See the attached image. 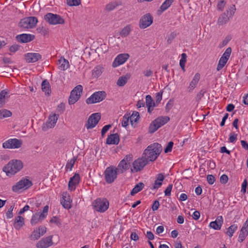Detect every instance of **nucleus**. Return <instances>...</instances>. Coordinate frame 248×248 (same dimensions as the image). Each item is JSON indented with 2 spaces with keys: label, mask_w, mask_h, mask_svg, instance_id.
I'll use <instances>...</instances> for the list:
<instances>
[{
  "label": "nucleus",
  "mask_w": 248,
  "mask_h": 248,
  "mask_svg": "<svg viewBox=\"0 0 248 248\" xmlns=\"http://www.w3.org/2000/svg\"><path fill=\"white\" fill-rule=\"evenodd\" d=\"M248 235V231L247 230H241L238 236V241L241 243L245 239Z\"/></svg>",
  "instance_id": "nucleus-40"
},
{
  "label": "nucleus",
  "mask_w": 248,
  "mask_h": 248,
  "mask_svg": "<svg viewBox=\"0 0 248 248\" xmlns=\"http://www.w3.org/2000/svg\"><path fill=\"white\" fill-rule=\"evenodd\" d=\"M139 118L140 114L138 112L136 111H133L131 116L129 115V119L132 125L133 124V122H137Z\"/></svg>",
  "instance_id": "nucleus-38"
},
{
  "label": "nucleus",
  "mask_w": 248,
  "mask_h": 248,
  "mask_svg": "<svg viewBox=\"0 0 248 248\" xmlns=\"http://www.w3.org/2000/svg\"><path fill=\"white\" fill-rule=\"evenodd\" d=\"M42 91L45 92L46 94L49 95L51 93L50 89V84L46 79L43 81L41 84Z\"/></svg>",
  "instance_id": "nucleus-32"
},
{
  "label": "nucleus",
  "mask_w": 248,
  "mask_h": 248,
  "mask_svg": "<svg viewBox=\"0 0 248 248\" xmlns=\"http://www.w3.org/2000/svg\"><path fill=\"white\" fill-rule=\"evenodd\" d=\"M23 167L22 162L20 160L12 159L2 169L7 176L13 175L19 171Z\"/></svg>",
  "instance_id": "nucleus-2"
},
{
  "label": "nucleus",
  "mask_w": 248,
  "mask_h": 248,
  "mask_svg": "<svg viewBox=\"0 0 248 248\" xmlns=\"http://www.w3.org/2000/svg\"><path fill=\"white\" fill-rule=\"evenodd\" d=\"M67 4L70 6H78L81 3L80 0H66Z\"/></svg>",
  "instance_id": "nucleus-47"
},
{
  "label": "nucleus",
  "mask_w": 248,
  "mask_h": 248,
  "mask_svg": "<svg viewBox=\"0 0 248 248\" xmlns=\"http://www.w3.org/2000/svg\"><path fill=\"white\" fill-rule=\"evenodd\" d=\"M146 237L149 241L153 240L154 239V235L151 231H148L146 233Z\"/></svg>",
  "instance_id": "nucleus-64"
},
{
  "label": "nucleus",
  "mask_w": 248,
  "mask_h": 248,
  "mask_svg": "<svg viewBox=\"0 0 248 248\" xmlns=\"http://www.w3.org/2000/svg\"><path fill=\"white\" fill-rule=\"evenodd\" d=\"M65 109V105L62 103L58 106L57 110L61 113H62Z\"/></svg>",
  "instance_id": "nucleus-63"
},
{
  "label": "nucleus",
  "mask_w": 248,
  "mask_h": 248,
  "mask_svg": "<svg viewBox=\"0 0 248 248\" xmlns=\"http://www.w3.org/2000/svg\"><path fill=\"white\" fill-rule=\"evenodd\" d=\"M187 55L186 53H182L180 60V66L184 72L185 71V64L186 62Z\"/></svg>",
  "instance_id": "nucleus-41"
},
{
  "label": "nucleus",
  "mask_w": 248,
  "mask_h": 248,
  "mask_svg": "<svg viewBox=\"0 0 248 248\" xmlns=\"http://www.w3.org/2000/svg\"><path fill=\"white\" fill-rule=\"evenodd\" d=\"M146 104L147 107H155L156 106L155 103L153 101L152 97L150 95L146 96Z\"/></svg>",
  "instance_id": "nucleus-43"
},
{
  "label": "nucleus",
  "mask_w": 248,
  "mask_h": 248,
  "mask_svg": "<svg viewBox=\"0 0 248 248\" xmlns=\"http://www.w3.org/2000/svg\"><path fill=\"white\" fill-rule=\"evenodd\" d=\"M111 127V124H108L105 125L102 129L101 130V136L102 137H104L105 133L109 130V129Z\"/></svg>",
  "instance_id": "nucleus-56"
},
{
  "label": "nucleus",
  "mask_w": 248,
  "mask_h": 248,
  "mask_svg": "<svg viewBox=\"0 0 248 248\" xmlns=\"http://www.w3.org/2000/svg\"><path fill=\"white\" fill-rule=\"evenodd\" d=\"M159 205H160V204H159V202L157 200L155 201L154 202L153 204L152 207L153 211H156L158 209Z\"/></svg>",
  "instance_id": "nucleus-62"
},
{
  "label": "nucleus",
  "mask_w": 248,
  "mask_h": 248,
  "mask_svg": "<svg viewBox=\"0 0 248 248\" xmlns=\"http://www.w3.org/2000/svg\"><path fill=\"white\" fill-rule=\"evenodd\" d=\"M92 205L94 210L103 213L108 209L109 202L106 198H97L93 202Z\"/></svg>",
  "instance_id": "nucleus-4"
},
{
  "label": "nucleus",
  "mask_w": 248,
  "mask_h": 248,
  "mask_svg": "<svg viewBox=\"0 0 248 248\" xmlns=\"http://www.w3.org/2000/svg\"><path fill=\"white\" fill-rule=\"evenodd\" d=\"M76 160L77 157H74L73 158L69 160L66 165V168L67 170L69 169L70 170H71Z\"/></svg>",
  "instance_id": "nucleus-45"
},
{
  "label": "nucleus",
  "mask_w": 248,
  "mask_h": 248,
  "mask_svg": "<svg viewBox=\"0 0 248 248\" xmlns=\"http://www.w3.org/2000/svg\"><path fill=\"white\" fill-rule=\"evenodd\" d=\"M173 145V142L172 141H170L165 149H164V152L165 153H168L171 151L172 147Z\"/></svg>",
  "instance_id": "nucleus-54"
},
{
  "label": "nucleus",
  "mask_w": 248,
  "mask_h": 248,
  "mask_svg": "<svg viewBox=\"0 0 248 248\" xmlns=\"http://www.w3.org/2000/svg\"><path fill=\"white\" fill-rule=\"evenodd\" d=\"M80 181V176L78 173H75L74 175L71 177L68 183V188L71 191L74 190L76 186Z\"/></svg>",
  "instance_id": "nucleus-22"
},
{
  "label": "nucleus",
  "mask_w": 248,
  "mask_h": 248,
  "mask_svg": "<svg viewBox=\"0 0 248 248\" xmlns=\"http://www.w3.org/2000/svg\"><path fill=\"white\" fill-rule=\"evenodd\" d=\"M48 209L49 206L46 205L44 207L43 210L40 214L37 213L34 214L32 216L31 220V224L32 225H34L37 223L44 220L47 215Z\"/></svg>",
  "instance_id": "nucleus-11"
},
{
  "label": "nucleus",
  "mask_w": 248,
  "mask_h": 248,
  "mask_svg": "<svg viewBox=\"0 0 248 248\" xmlns=\"http://www.w3.org/2000/svg\"><path fill=\"white\" fill-rule=\"evenodd\" d=\"M132 160V155H126L124 158L122 160H124V162H125L126 163H128V164L129 165V164L130 162Z\"/></svg>",
  "instance_id": "nucleus-61"
},
{
  "label": "nucleus",
  "mask_w": 248,
  "mask_h": 248,
  "mask_svg": "<svg viewBox=\"0 0 248 248\" xmlns=\"http://www.w3.org/2000/svg\"><path fill=\"white\" fill-rule=\"evenodd\" d=\"M170 121L168 116H160L154 120L150 124L149 132L153 133L159 128L167 123Z\"/></svg>",
  "instance_id": "nucleus-3"
},
{
  "label": "nucleus",
  "mask_w": 248,
  "mask_h": 248,
  "mask_svg": "<svg viewBox=\"0 0 248 248\" xmlns=\"http://www.w3.org/2000/svg\"><path fill=\"white\" fill-rule=\"evenodd\" d=\"M45 20L51 25L62 24L64 20L60 16L52 13H47L44 16Z\"/></svg>",
  "instance_id": "nucleus-10"
},
{
  "label": "nucleus",
  "mask_w": 248,
  "mask_h": 248,
  "mask_svg": "<svg viewBox=\"0 0 248 248\" xmlns=\"http://www.w3.org/2000/svg\"><path fill=\"white\" fill-rule=\"evenodd\" d=\"M119 173L113 166L107 167L104 171V177L108 184H111L117 178Z\"/></svg>",
  "instance_id": "nucleus-5"
},
{
  "label": "nucleus",
  "mask_w": 248,
  "mask_h": 248,
  "mask_svg": "<svg viewBox=\"0 0 248 248\" xmlns=\"http://www.w3.org/2000/svg\"><path fill=\"white\" fill-rule=\"evenodd\" d=\"M52 238V236H49L45 238H43L42 239H41L37 243L36 247L37 248H48L53 244Z\"/></svg>",
  "instance_id": "nucleus-20"
},
{
  "label": "nucleus",
  "mask_w": 248,
  "mask_h": 248,
  "mask_svg": "<svg viewBox=\"0 0 248 248\" xmlns=\"http://www.w3.org/2000/svg\"><path fill=\"white\" fill-rule=\"evenodd\" d=\"M144 185L143 183L140 182L137 184L135 187L132 189L130 192V194L132 196H134L137 193L140 191L144 187Z\"/></svg>",
  "instance_id": "nucleus-34"
},
{
  "label": "nucleus",
  "mask_w": 248,
  "mask_h": 248,
  "mask_svg": "<svg viewBox=\"0 0 248 248\" xmlns=\"http://www.w3.org/2000/svg\"><path fill=\"white\" fill-rule=\"evenodd\" d=\"M232 53V48L229 47H228L224 53L223 54L221 58H220L217 67V71H220L221 69L223 68V67L225 65L227 62H228L231 54Z\"/></svg>",
  "instance_id": "nucleus-13"
},
{
  "label": "nucleus",
  "mask_w": 248,
  "mask_h": 248,
  "mask_svg": "<svg viewBox=\"0 0 248 248\" xmlns=\"http://www.w3.org/2000/svg\"><path fill=\"white\" fill-rule=\"evenodd\" d=\"M174 0H165L160 7V10L162 12L170 6Z\"/></svg>",
  "instance_id": "nucleus-36"
},
{
  "label": "nucleus",
  "mask_w": 248,
  "mask_h": 248,
  "mask_svg": "<svg viewBox=\"0 0 248 248\" xmlns=\"http://www.w3.org/2000/svg\"><path fill=\"white\" fill-rule=\"evenodd\" d=\"M223 219L222 216H218L216 220L212 221L209 224V226L216 230H219L221 229L223 224Z\"/></svg>",
  "instance_id": "nucleus-25"
},
{
  "label": "nucleus",
  "mask_w": 248,
  "mask_h": 248,
  "mask_svg": "<svg viewBox=\"0 0 248 248\" xmlns=\"http://www.w3.org/2000/svg\"><path fill=\"white\" fill-rule=\"evenodd\" d=\"M164 179V176L162 173L157 174L156 179L155 181L154 188L157 189L160 187L162 184V181Z\"/></svg>",
  "instance_id": "nucleus-30"
},
{
  "label": "nucleus",
  "mask_w": 248,
  "mask_h": 248,
  "mask_svg": "<svg viewBox=\"0 0 248 248\" xmlns=\"http://www.w3.org/2000/svg\"><path fill=\"white\" fill-rule=\"evenodd\" d=\"M129 115L130 114H125L123 116L122 121V125L123 127H126L128 125L129 120Z\"/></svg>",
  "instance_id": "nucleus-46"
},
{
  "label": "nucleus",
  "mask_w": 248,
  "mask_h": 248,
  "mask_svg": "<svg viewBox=\"0 0 248 248\" xmlns=\"http://www.w3.org/2000/svg\"><path fill=\"white\" fill-rule=\"evenodd\" d=\"M83 87L81 85H78L73 89L68 99L70 105L75 104L79 99Z\"/></svg>",
  "instance_id": "nucleus-6"
},
{
  "label": "nucleus",
  "mask_w": 248,
  "mask_h": 248,
  "mask_svg": "<svg viewBox=\"0 0 248 248\" xmlns=\"http://www.w3.org/2000/svg\"><path fill=\"white\" fill-rule=\"evenodd\" d=\"M12 112L8 110L2 109L0 110V119L9 117L12 115Z\"/></svg>",
  "instance_id": "nucleus-39"
},
{
  "label": "nucleus",
  "mask_w": 248,
  "mask_h": 248,
  "mask_svg": "<svg viewBox=\"0 0 248 248\" xmlns=\"http://www.w3.org/2000/svg\"><path fill=\"white\" fill-rule=\"evenodd\" d=\"M24 224V218L20 216H18L15 218L14 226L16 229L19 230Z\"/></svg>",
  "instance_id": "nucleus-27"
},
{
  "label": "nucleus",
  "mask_w": 248,
  "mask_h": 248,
  "mask_svg": "<svg viewBox=\"0 0 248 248\" xmlns=\"http://www.w3.org/2000/svg\"><path fill=\"white\" fill-rule=\"evenodd\" d=\"M153 22V18L150 13H147L140 18L139 21V27L144 29L150 26Z\"/></svg>",
  "instance_id": "nucleus-15"
},
{
  "label": "nucleus",
  "mask_w": 248,
  "mask_h": 248,
  "mask_svg": "<svg viewBox=\"0 0 248 248\" xmlns=\"http://www.w3.org/2000/svg\"><path fill=\"white\" fill-rule=\"evenodd\" d=\"M46 231V227L44 226H40L38 228H36L32 232L30 236V239L31 240H38L41 236V235H44Z\"/></svg>",
  "instance_id": "nucleus-19"
},
{
  "label": "nucleus",
  "mask_w": 248,
  "mask_h": 248,
  "mask_svg": "<svg viewBox=\"0 0 248 248\" xmlns=\"http://www.w3.org/2000/svg\"><path fill=\"white\" fill-rule=\"evenodd\" d=\"M10 93L8 90H3L0 92V97L2 98V100H5V98L10 97Z\"/></svg>",
  "instance_id": "nucleus-48"
},
{
  "label": "nucleus",
  "mask_w": 248,
  "mask_h": 248,
  "mask_svg": "<svg viewBox=\"0 0 248 248\" xmlns=\"http://www.w3.org/2000/svg\"><path fill=\"white\" fill-rule=\"evenodd\" d=\"M148 163L146 158L142 156L141 157L139 158L134 161L133 163V168L131 169V172H137L141 170Z\"/></svg>",
  "instance_id": "nucleus-12"
},
{
  "label": "nucleus",
  "mask_w": 248,
  "mask_h": 248,
  "mask_svg": "<svg viewBox=\"0 0 248 248\" xmlns=\"http://www.w3.org/2000/svg\"><path fill=\"white\" fill-rule=\"evenodd\" d=\"M206 93V90L205 89L201 90L200 92L197 94L196 96V100L198 102H199L201 99L204 96V93Z\"/></svg>",
  "instance_id": "nucleus-52"
},
{
  "label": "nucleus",
  "mask_w": 248,
  "mask_h": 248,
  "mask_svg": "<svg viewBox=\"0 0 248 248\" xmlns=\"http://www.w3.org/2000/svg\"><path fill=\"white\" fill-rule=\"evenodd\" d=\"M228 181V177L226 174H223L220 177V182L221 184H225L227 183Z\"/></svg>",
  "instance_id": "nucleus-59"
},
{
  "label": "nucleus",
  "mask_w": 248,
  "mask_h": 248,
  "mask_svg": "<svg viewBox=\"0 0 248 248\" xmlns=\"http://www.w3.org/2000/svg\"><path fill=\"white\" fill-rule=\"evenodd\" d=\"M129 55L128 54H120L118 55L112 63L113 67L118 66L124 63L126 60L128 59Z\"/></svg>",
  "instance_id": "nucleus-21"
},
{
  "label": "nucleus",
  "mask_w": 248,
  "mask_h": 248,
  "mask_svg": "<svg viewBox=\"0 0 248 248\" xmlns=\"http://www.w3.org/2000/svg\"><path fill=\"white\" fill-rule=\"evenodd\" d=\"M237 134H235L233 132L231 133L229 139V141L232 143H233L234 142H235L237 139Z\"/></svg>",
  "instance_id": "nucleus-55"
},
{
  "label": "nucleus",
  "mask_w": 248,
  "mask_h": 248,
  "mask_svg": "<svg viewBox=\"0 0 248 248\" xmlns=\"http://www.w3.org/2000/svg\"><path fill=\"white\" fill-rule=\"evenodd\" d=\"M120 141V136L118 133L110 134L106 140V144L117 145Z\"/></svg>",
  "instance_id": "nucleus-24"
},
{
  "label": "nucleus",
  "mask_w": 248,
  "mask_h": 248,
  "mask_svg": "<svg viewBox=\"0 0 248 248\" xmlns=\"http://www.w3.org/2000/svg\"><path fill=\"white\" fill-rule=\"evenodd\" d=\"M100 119L101 114L100 113L92 114L88 118L87 124H86V128L89 129L94 127Z\"/></svg>",
  "instance_id": "nucleus-16"
},
{
  "label": "nucleus",
  "mask_w": 248,
  "mask_h": 248,
  "mask_svg": "<svg viewBox=\"0 0 248 248\" xmlns=\"http://www.w3.org/2000/svg\"><path fill=\"white\" fill-rule=\"evenodd\" d=\"M37 22V17L30 16L21 19L19 22V26L24 29H32L36 26Z\"/></svg>",
  "instance_id": "nucleus-7"
},
{
  "label": "nucleus",
  "mask_w": 248,
  "mask_h": 248,
  "mask_svg": "<svg viewBox=\"0 0 248 248\" xmlns=\"http://www.w3.org/2000/svg\"><path fill=\"white\" fill-rule=\"evenodd\" d=\"M172 188V185L170 184L165 190V195L166 196H170L171 194V191Z\"/></svg>",
  "instance_id": "nucleus-58"
},
{
  "label": "nucleus",
  "mask_w": 248,
  "mask_h": 248,
  "mask_svg": "<svg viewBox=\"0 0 248 248\" xmlns=\"http://www.w3.org/2000/svg\"><path fill=\"white\" fill-rule=\"evenodd\" d=\"M14 209V207L13 206H11L9 209H8V211L7 212L6 214V216L7 218H11L13 217V210Z\"/></svg>",
  "instance_id": "nucleus-57"
},
{
  "label": "nucleus",
  "mask_w": 248,
  "mask_h": 248,
  "mask_svg": "<svg viewBox=\"0 0 248 248\" xmlns=\"http://www.w3.org/2000/svg\"><path fill=\"white\" fill-rule=\"evenodd\" d=\"M130 77V75L128 74L125 76L120 77L117 81V85L121 87L124 86L127 83Z\"/></svg>",
  "instance_id": "nucleus-31"
},
{
  "label": "nucleus",
  "mask_w": 248,
  "mask_h": 248,
  "mask_svg": "<svg viewBox=\"0 0 248 248\" xmlns=\"http://www.w3.org/2000/svg\"><path fill=\"white\" fill-rule=\"evenodd\" d=\"M58 117L59 115L56 114L50 115L48 117V120L46 123L43 124L42 127V130L44 131H46L49 128L54 127L58 119Z\"/></svg>",
  "instance_id": "nucleus-14"
},
{
  "label": "nucleus",
  "mask_w": 248,
  "mask_h": 248,
  "mask_svg": "<svg viewBox=\"0 0 248 248\" xmlns=\"http://www.w3.org/2000/svg\"><path fill=\"white\" fill-rule=\"evenodd\" d=\"M22 141L17 139H9L4 142L2 145L4 148H19L22 145Z\"/></svg>",
  "instance_id": "nucleus-17"
},
{
  "label": "nucleus",
  "mask_w": 248,
  "mask_h": 248,
  "mask_svg": "<svg viewBox=\"0 0 248 248\" xmlns=\"http://www.w3.org/2000/svg\"><path fill=\"white\" fill-rule=\"evenodd\" d=\"M35 38V36L31 34L23 33L17 35L16 36L17 40L22 43H26L32 41Z\"/></svg>",
  "instance_id": "nucleus-23"
},
{
  "label": "nucleus",
  "mask_w": 248,
  "mask_h": 248,
  "mask_svg": "<svg viewBox=\"0 0 248 248\" xmlns=\"http://www.w3.org/2000/svg\"><path fill=\"white\" fill-rule=\"evenodd\" d=\"M50 223H54L56 225L60 226L61 225V220L57 217H53L50 220Z\"/></svg>",
  "instance_id": "nucleus-50"
},
{
  "label": "nucleus",
  "mask_w": 248,
  "mask_h": 248,
  "mask_svg": "<svg viewBox=\"0 0 248 248\" xmlns=\"http://www.w3.org/2000/svg\"><path fill=\"white\" fill-rule=\"evenodd\" d=\"M162 150V146L160 144L154 143L147 147L144 150L142 156L146 158L148 162L154 161L158 156Z\"/></svg>",
  "instance_id": "nucleus-1"
},
{
  "label": "nucleus",
  "mask_w": 248,
  "mask_h": 248,
  "mask_svg": "<svg viewBox=\"0 0 248 248\" xmlns=\"http://www.w3.org/2000/svg\"><path fill=\"white\" fill-rule=\"evenodd\" d=\"M106 97V93L104 91H98L94 93L88 98L86 102L87 104H92L103 101Z\"/></svg>",
  "instance_id": "nucleus-9"
},
{
  "label": "nucleus",
  "mask_w": 248,
  "mask_h": 248,
  "mask_svg": "<svg viewBox=\"0 0 248 248\" xmlns=\"http://www.w3.org/2000/svg\"><path fill=\"white\" fill-rule=\"evenodd\" d=\"M131 31L130 25H128L122 29L120 32V35L122 37H126L128 35Z\"/></svg>",
  "instance_id": "nucleus-42"
},
{
  "label": "nucleus",
  "mask_w": 248,
  "mask_h": 248,
  "mask_svg": "<svg viewBox=\"0 0 248 248\" xmlns=\"http://www.w3.org/2000/svg\"><path fill=\"white\" fill-rule=\"evenodd\" d=\"M237 229V226L236 224H233L230 226L226 232V234L228 235L230 237H232Z\"/></svg>",
  "instance_id": "nucleus-37"
},
{
  "label": "nucleus",
  "mask_w": 248,
  "mask_h": 248,
  "mask_svg": "<svg viewBox=\"0 0 248 248\" xmlns=\"http://www.w3.org/2000/svg\"><path fill=\"white\" fill-rule=\"evenodd\" d=\"M118 5L116 2H111L108 4L106 6V10L111 11L114 10Z\"/></svg>",
  "instance_id": "nucleus-49"
},
{
  "label": "nucleus",
  "mask_w": 248,
  "mask_h": 248,
  "mask_svg": "<svg viewBox=\"0 0 248 248\" xmlns=\"http://www.w3.org/2000/svg\"><path fill=\"white\" fill-rule=\"evenodd\" d=\"M207 181L210 185H212L215 181V177L212 175H208L207 176Z\"/></svg>",
  "instance_id": "nucleus-60"
},
{
  "label": "nucleus",
  "mask_w": 248,
  "mask_h": 248,
  "mask_svg": "<svg viewBox=\"0 0 248 248\" xmlns=\"http://www.w3.org/2000/svg\"><path fill=\"white\" fill-rule=\"evenodd\" d=\"M229 10H227L226 12L223 13L219 17L218 19V24L219 25H223L226 24L229 20Z\"/></svg>",
  "instance_id": "nucleus-29"
},
{
  "label": "nucleus",
  "mask_w": 248,
  "mask_h": 248,
  "mask_svg": "<svg viewBox=\"0 0 248 248\" xmlns=\"http://www.w3.org/2000/svg\"><path fill=\"white\" fill-rule=\"evenodd\" d=\"M162 92H160L156 93L155 95V104L157 106L162 100Z\"/></svg>",
  "instance_id": "nucleus-51"
},
{
  "label": "nucleus",
  "mask_w": 248,
  "mask_h": 248,
  "mask_svg": "<svg viewBox=\"0 0 248 248\" xmlns=\"http://www.w3.org/2000/svg\"><path fill=\"white\" fill-rule=\"evenodd\" d=\"M200 79V74L197 73L194 75L192 81L190 83L189 86L188 87L189 92L192 91L196 87Z\"/></svg>",
  "instance_id": "nucleus-26"
},
{
  "label": "nucleus",
  "mask_w": 248,
  "mask_h": 248,
  "mask_svg": "<svg viewBox=\"0 0 248 248\" xmlns=\"http://www.w3.org/2000/svg\"><path fill=\"white\" fill-rule=\"evenodd\" d=\"M226 2L225 0H220L217 3V9L220 11H222L226 5Z\"/></svg>",
  "instance_id": "nucleus-53"
},
{
  "label": "nucleus",
  "mask_w": 248,
  "mask_h": 248,
  "mask_svg": "<svg viewBox=\"0 0 248 248\" xmlns=\"http://www.w3.org/2000/svg\"><path fill=\"white\" fill-rule=\"evenodd\" d=\"M59 68L61 70H65L69 66V62L64 58H61L59 60Z\"/></svg>",
  "instance_id": "nucleus-33"
},
{
  "label": "nucleus",
  "mask_w": 248,
  "mask_h": 248,
  "mask_svg": "<svg viewBox=\"0 0 248 248\" xmlns=\"http://www.w3.org/2000/svg\"><path fill=\"white\" fill-rule=\"evenodd\" d=\"M24 58L27 63H34L42 59V56L38 53L29 52L24 54Z\"/></svg>",
  "instance_id": "nucleus-18"
},
{
  "label": "nucleus",
  "mask_w": 248,
  "mask_h": 248,
  "mask_svg": "<svg viewBox=\"0 0 248 248\" xmlns=\"http://www.w3.org/2000/svg\"><path fill=\"white\" fill-rule=\"evenodd\" d=\"M32 185L31 181L27 179H23L12 186V190L15 192H18L20 190H25Z\"/></svg>",
  "instance_id": "nucleus-8"
},
{
  "label": "nucleus",
  "mask_w": 248,
  "mask_h": 248,
  "mask_svg": "<svg viewBox=\"0 0 248 248\" xmlns=\"http://www.w3.org/2000/svg\"><path fill=\"white\" fill-rule=\"evenodd\" d=\"M65 198V196H63L61 201V203L64 208L70 209L71 207L70 202L69 200H66Z\"/></svg>",
  "instance_id": "nucleus-44"
},
{
  "label": "nucleus",
  "mask_w": 248,
  "mask_h": 248,
  "mask_svg": "<svg viewBox=\"0 0 248 248\" xmlns=\"http://www.w3.org/2000/svg\"><path fill=\"white\" fill-rule=\"evenodd\" d=\"M103 67L100 66L95 67L92 71V76L93 78H98L103 72Z\"/></svg>",
  "instance_id": "nucleus-35"
},
{
  "label": "nucleus",
  "mask_w": 248,
  "mask_h": 248,
  "mask_svg": "<svg viewBox=\"0 0 248 248\" xmlns=\"http://www.w3.org/2000/svg\"><path fill=\"white\" fill-rule=\"evenodd\" d=\"M129 165L128 163H125L124 162V160H122L119 163L118 167L115 168V169L119 173H123L124 171L129 169Z\"/></svg>",
  "instance_id": "nucleus-28"
}]
</instances>
